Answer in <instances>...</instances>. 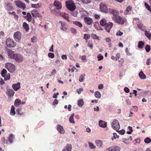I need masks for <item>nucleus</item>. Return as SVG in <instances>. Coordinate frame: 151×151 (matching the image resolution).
Listing matches in <instances>:
<instances>
[{
  "label": "nucleus",
  "instance_id": "obj_1",
  "mask_svg": "<svg viewBox=\"0 0 151 151\" xmlns=\"http://www.w3.org/2000/svg\"><path fill=\"white\" fill-rule=\"evenodd\" d=\"M112 19L116 22L122 24H124L125 20L124 18H122L118 14L112 17Z\"/></svg>",
  "mask_w": 151,
  "mask_h": 151
},
{
  "label": "nucleus",
  "instance_id": "obj_2",
  "mask_svg": "<svg viewBox=\"0 0 151 151\" xmlns=\"http://www.w3.org/2000/svg\"><path fill=\"white\" fill-rule=\"evenodd\" d=\"M54 6L50 8V10L53 13L54 11V9L60 10L62 8V4L59 1H55L54 2Z\"/></svg>",
  "mask_w": 151,
  "mask_h": 151
},
{
  "label": "nucleus",
  "instance_id": "obj_3",
  "mask_svg": "<svg viewBox=\"0 0 151 151\" xmlns=\"http://www.w3.org/2000/svg\"><path fill=\"white\" fill-rule=\"evenodd\" d=\"M6 45L9 47H14L16 46V43L13 39L8 38L6 40Z\"/></svg>",
  "mask_w": 151,
  "mask_h": 151
},
{
  "label": "nucleus",
  "instance_id": "obj_4",
  "mask_svg": "<svg viewBox=\"0 0 151 151\" xmlns=\"http://www.w3.org/2000/svg\"><path fill=\"white\" fill-rule=\"evenodd\" d=\"M5 67L10 73H13L16 69L15 65L11 63H6L5 65Z\"/></svg>",
  "mask_w": 151,
  "mask_h": 151
},
{
  "label": "nucleus",
  "instance_id": "obj_5",
  "mask_svg": "<svg viewBox=\"0 0 151 151\" xmlns=\"http://www.w3.org/2000/svg\"><path fill=\"white\" fill-rule=\"evenodd\" d=\"M111 125L113 129L116 130V131H118L120 127L118 120L116 119L114 120L112 123Z\"/></svg>",
  "mask_w": 151,
  "mask_h": 151
},
{
  "label": "nucleus",
  "instance_id": "obj_6",
  "mask_svg": "<svg viewBox=\"0 0 151 151\" xmlns=\"http://www.w3.org/2000/svg\"><path fill=\"white\" fill-rule=\"evenodd\" d=\"M21 33L17 31L14 33L13 36L14 38L16 41L18 42L21 40Z\"/></svg>",
  "mask_w": 151,
  "mask_h": 151
},
{
  "label": "nucleus",
  "instance_id": "obj_7",
  "mask_svg": "<svg viewBox=\"0 0 151 151\" xmlns=\"http://www.w3.org/2000/svg\"><path fill=\"white\" fill-rule=\"evenodd\" d=\"M14 3L17 7L22 9L23 10H24L26 8V5L19 0L15 1Z\"/></svg>",
  "mask_w": 151,
  "mask_h": 151
},
{
  "label": "nucleus",
  "instance_id": "obj_8",
  "mask_svg": "<svg viewBox=\"0 0 151 151\" xmlns=\"http://www.w3.org/2000/svg\"><path fill=\"white\" fill-rule=\"evenodd\" d=\"M14 58L16 61L18 62H22L24 60V58L22 55L18 53L15 54Z\"/></svg>",
  "mask_w": 151,
  "mask_h": 151
},
{
  "label": "nucleus",
  "instance_id": "obj_9",
  "mask_svg": "<svg viewBox=\"0 0 151 151\" xmlns=\"http://www.w3.org/2000/svg\"><path fill=\"white\" fill-rule=\"evenodd\" d=\"M66 5L68 9L70 12L76 9V6L73 3L66 4Z\"/></svg>",
  "mask_w": 151,
  "mask_h": 151
},
{
  "label": "nucleus",
  "instance_id": "obj_10",
  "mask_svg": "<svg viewBox=\"0 0 151 151\" xmlns=\"http://www.w3.org/2000/svg\"><path fill=\"white\" fill-rule=\"evenodd\" d=\"M100 9L101 11L105 13H108L109 8H107L106 5L103 3L100 5Z\"/></svg>",
  "mask_w": 151,
  "mask_h": 151
},
{
  "label": "nucleus",
  "instance_id": "obj_11",
  "mask_svg": "<svg viewBox=\"0 0 151 151\" xmlns=\"http://www.w3.org/2000/svg\"><path fill=\"white\" fill-rule=\"evenodd\" d=\"M113 26V24L111 22H109L106 25L105 27V30L108 32H110L111 29L112 28Z\"/></svg>",
  "mask_w": 151,
  "mask_h": 151
},
{
  "label": "nucleus",
  "instance_id": "obj_12",
  "mask_svg": "<svg viewBox=\"0 0 151 151\" xmlns=\"http://www.w3.org/2000/svg\"><path fill=\"white\" fill-rule=\"evenodd\" d=\"M4 5L6 9L8 11L12 10L13 9V8L11 4L9 2H5Z\"/></svg>",
  "mask_w": 151,
  "mask_h": 151
},
{
  "label": "nucleus",
  "instance_id": "obj_13",
  "mask_svg": "<svg viewBox=\"0 0 151 151\" xmlns=\"http://www.w3.org/2000/svg\"><path fill=\"white\" fill-rule=\"evenodd\" d=\"M108 12L113 14L112 17H113L115 16H116L119 14V12L118 11L116 10L111 9L110 8H109Z\"/></svg>",
  "mask_w": 151,
  "mask_h": 151
},
{
  "label": "nucleus",
  "instance_id": "obj_14",
  "mask_svg": "<svg viewBox=\"0 0 151 151\" xmlns=\"http://www.w3.org/2000/svg\"><path fill=\"white\" fill-rule=\"evenodd\" d=\"M84 20L85 23L88 25H91L93 22L92 19L88 17H85Z\"/></svg>",
  "mask_w": 151,
  "mask_h": 151
},
{
  "label": "nucleus",
  "instance_id": "obj_15",
  "mask_svg": "<svg viewBox=\"0 0 151 151\" xmlns=\"http://www.w3.org/2000/svg\"><path fill=\"white\" fill-rule=\"evenodd\" d=\"M31 13L33 17H40L41 16V15L38 12V11L37 10V9L33 10L31 11Z\"/></svg>",
  "mask_w": 151,
  "mask_h": 151
},
{
  "label": "nucleus",
  "instance_id": "obj_16",
  "mask_svg": "<svg viewBox=\"0 0 151 151\" xmlns=\"http://www.w3.org/2000/svg\"><path fill=\"white\" fill-rule=\"evenodd\" d=\"M15 92L12 89H9L7 90L6 94L9 97H12Z\"/></svg>",
  "mask_w": 151,
  "mask_h": 151
},
{
  "label": "nucleus",
  "instance_id": "obj_17",
  "mask_svg": "<svg viewBox=\"0 0 151 151\" xmlns=\"http://www.w3.org/2000/svg\"><path fill=\"white\" fill-rule=\"evenodd\" d=\"M59 23L61 24V26L60 27V29L64 31H66L67 30V26L66 25V23L65 22H63L61 21L59 22Z\"/></svg>",
  "mask_w": 151,
  "mask_h": 151
},
{
  "label": "nucleus",
  "instance_id": "obj_18",
  "mask_svg": "<svg viewBox=\"0 0 151 151\" xmlns=\"http://www.w3.org/2000/svg\"><path fill=\"white\" fill-rule=\"evenodd\" d=\"M60 16L64 18L65 19H66L68 22H70L69 20V17L68 14L66 13L65 12H62L60 13Z\"/></svg>",
  "mask_w": 151,
  "mask_h": 151
},
{
  "label": "nucleus",
  "instance_id": "obj_19",
  "mask_svg": "<svg viewBox=\"0 0 151 151\" xmlns=\"http://www.w3.org/2000/svg\"><path fill=\"white\" fill-rule=\"evenodd\" d=\"M57 129L58 132L61 134H64L65 132V130L62 126L60 125H58L57 127Z\"/></svg>",
  "mask_w": 151,
  "mask_h": 151
},
{
  "label": "nucleus",
  "instance_id": "obj_20",
  "mask_svg": "<svg viewBox=\"0 0 151 151\" xmlns=\"http://www.w3.org/2000/svg\"><path fill=\"white\" fill-rule=\"evenodd\" d=\"M7 53L8 56L10 58H14L15 54L14 53V52L12 50H7Z\"/></svg>",
  "mask_w": 151,
  "mask_h": 151
},
{
  "label": "nucleus",
  "instance_id": "obj_21",
  "mask_svg": "<svg viewBox=\"0 0 151 151\" xmlns=\"http://www.w3.org/2000/svg\"><path fill=\"white\" fill-rule=\"evenodd\" d=\"M12 87L15 91H17L20 88V83H18L13 84L12 85Z\"/></svg>",
  "mask_w": 151,
  "mask_h": 151
},
{
  "label": "nucleus",
  "instance_id": "obj_22",
  "mask_svg": "<svg viewBox=\"0 0 151 151\" xmlns=\"http://www.w3.org/2000/svg\"><path fill=\"white\" fill-rule=\"evenodd\" d=\"M72 146L70 144H67L62 151H71L72 149Z\"/></svg>",
  "mask_w": 151,
  "mask_h": 151
},
{
  "label": "nucleus",
  "instance_id": "obj_23",
  "mask_svg": "<svg viewBox=\"0 0 151 151\" xmlns=\"http://www.w3.org/2000/svg\"><path fill=\"white\" fill-rule=\"evenodd\" d=\"M99 125L101 127L105 128L106 127L107 123L103 120H100Z\"/></svg>",
  "mask_w": 151,
  "mask_h": 151
},
{
  "label": "nucleus",
  "instance_id": "obj_24",
  "mask_svg": "<svg viewBox=\"0 0 151 151\" xmlns=\"http://www.w3.org/2000/svg\"><path fill=\"white\" fill-rule=\"evenodd\" d=\"M80 13L81 14V17H84L85 16H87L88 14V13L83 9L81 10L80 11Z\"/></svg>",
  "mask_w": 151,
  "mask_h": 151
},
{
  "label": "nucleus",
  "instance_id": "obj_25",
  "mask_svg": "<svg viewBox=\"0 0 151 151\" xmlns=\"http://www.w3.org/2000/svg\"><path fill=\"white\" fill-rule=\"evenodd\" d=\"M137 24L138 27L140 29L142 30H144V26L141 22H138L137 23Z\"/></svg>",
  "mask_w": 151,
  "mask_h": 151
},
{
  "label": "nucleus",
  "instance_id": "obj_26",
  "mask_svg": "<svg viewBox=\"0 0 151 151\" xmlns=\"http://www.w3.org/2000/svg\"><path fill=\"white\" fill-rule=\"evenodd\" d=\"M14 139V135L12 134H11L8 137V140L9 143L11 144L13 142V139Z\"/></svg>",
  "mask_w": 151,
  "mask_h": 151
},
{
  "label": "nucleus",
  "instance_id": "obj_27",
  "mask_svg": "<svg viewBox=\"0 0 151 151\" xmlns=\"http://www.w3.org/2000/svg\"><path fill=\"white\" fill-rule=\"evenodd\" d=\"M107 21L104 19H102L100 21V24L101 25L104 26L107 24Z\"/></svg>",
  "mask_w": 151,
  "mask_h": 151
},
{
  "label": "nucleus",
  "instance_id": "obj_28",
  "mask_svg": "<svg viewBox=\"0 0 151 151\" xmlns=\"http://www.w3.org/2000/svg\"><path fill=\"white\" fill-rule=\"evenodd\" d=\"M139 76L140 78L141 79H145L146 78V76L142 71H141L139 73Z\"/></svg>",
  "mask_w": 151,
  "mask_h": 151
},
{
  "label": "nucleus",
  "instance_id": "obj_29",
  "mask_svg": "<svg viewBox=\"0 0 151 151\" xmlns=\"http://www.w3.org/2000/svg\"><path fill=\"white\" fill-rule=\"evenodd\" d=\"M74 116V114L73 113L71 114L69 119V122L70 123L75 124V122L74 120L73 117Z\"/></svg>",
  "mask_w": 151,
  "mask_h": 151
},
{
  "label": "nucleus",
  "instance_id": "obj_30",
  "mask_svg": "<svg viewBox=\"0 0 151 151\" xmlns=\"http://www.w3.org/2000/svg\"><path fill=\"white\" fill-rule=\"evenodd\" d=\"M145 44V42L142 41H139L138 43V48L142 49L143 48Z\"/></svg>",
  "mask_w": 151,
  "mask_h": 151
},
{
  "label": "nucleus",
  "instance_id": "obj_31",
  "mask_svg": "<svg viewBox=\"0 0 151 151\" xmlns=\"http://www.w3.org/2000/svg\"><path fill=\"white\" fill-rule=\"evenodd\" d=\"M73 24L78 26L79 27H82L83 25L81 23L77 21H74L73 22Z\"/></svg>",
  "mask_w": 151,
  "mask_h": 151
},
{
  "label": "nucleus",
  "instance_id": "obj_32",
  "mask_svg": "<svg viewBox=\"0 0 151 151\" xmlns=\"http://www.w3.org/2000/svg\"><path fill=\"white\" fill-rule=\"evenodd\" d=\"M78 105L80 107H82L84 105V101L82 99H81L78 102Z\"/></svg>",
  "mask_w": 151,
  "mask_h": 151
},
{
  "label": "nucleus",
  "instance_id": "obj_33",
  "mask_svg": "<svg viewBox=\"0 0 151 151\" xmlns=\"http://www.w3.org/2000/svg\"><path fill=\"white\" fill-rule=\"evenodd\" d=\"M21 104V100L17 99L15 100L14 102V105L16 106H19Z\"/></svg>",
  "mask_w": 151,
  "mask_h": 151
},
{
  "label": "nucleus",
  "instance_id": "obj_34",
  "mask_svg": "<svg viewBox=\"0 0 151 151\" xmlns=\"http://www.w3.org/2000/svg\"><path fill=\"white\" fill-rule=\"evenodd\" d=\"M96 143L97 147H101L103 145V143L102 141L100 140H97L96 141Z\"/></svg>",
  "mask_w": 151,
  "mask_h": 151
},
{
  "label": "nucleus",
  "instance_id": "obj_35",
  "mask_svg": "<svg viewBox=\"0 0 151 151\" xmlns=\"http://www.w3.org/2000/svg\"><path fill=\"white\" fill-rule=\"evenodd\" d=\"M23 27L27 32L29 29L28 24L26 22H24L23 24Z\"/></svg>",
  "mask_w": 151,
  "mask_h": 151
},
{
  "label": "nucleus",
  "instance_id": "obj_36",
  "mask_svg": "<svg viewBox=\"0 0 151 151\" xmlns=\"http://www.w3.org/2000/svg\"><path fill=\"white\" fill-rule=\"evenodd\" d=\"M95 97L97 98L100 99L101 98V94L98 91H96L94 94Z\"/></svg>",
  "mask_w": 151,
  "mask_h": 151
},
{
  "label": "nucleus",
  "instance_id": "obj_37",
  "mask_svg": "<svg viewBox=\"0 0 151 151\" xmlns=\"http://www.w3.org/2000/svg\"><path fill=\"white\" fill-rule=\"evenodd\" d=\"M78 11H75V10L70 12L71 15L75 17H77V15L78 14Z\"/></svg>",
  "mask_w": 151,
  "mask_h": 151
},
{
  "label": "nucleus",
  "instance_id": "obj_38",
  "mask_svg": "<svg viewBox=\"0 0 151 151\" xmlns=\"http://www.w3.org/2000/svg\"><path fill=\"white\" fill-rule=\"evenodd\" d=\"M145 36L149 39L150 40L151 39V34L150 33L149 31H145Z\"/></svg>",
  "mask_w": 151,
  "mask_h": 151
},
{
  "label": "nucleus",
  "instance_id": "obj_39",
  "mask_svg": "<svg viewBox=\"0 0 151 151\" xmlns=\"http://www.w3.org/2000/svg\"><path fill=\"white\" fill-rule=\"evenodd\" d=\"M26 19H27L28 21H31L32 17L31 15V14L29 13H28L27 14V16L25 17Z\"/></svg>",
  "mask_w": 151,
  "mask_h": 151
},
{
  "label": "nucleus",
  "instance_id": "obj_40",
  "mask_svg": "<svg viewBox=\"0 0 151 151\" xmlns=\"http://www.w3.org/2000/svg\"><path fill=\"white\" fill-rule=\"evenodd\" d=\"M113 151H119L120 150V148L117 146H112Z\"/></svg>",
  "mask_w": 151,
  "mask_h": 151
},
{
  "label": "nucleus",
  "instance_id": "obj_41",
  "mask_svg": "<svg viewBox=\"0 0 151 151\" xmlns=\"http://www.w3.org/2000/svg\"><path fill=\"white\" fill-rule=\"evenodd\" d=\"M132 9V8L131 7L129 6L127 7L126 8V10L124 12V14L125 15H127L129 12L131 11Z\"/></svg>",
  "mask_w": 151,
  "mask_h": 151
},
{
  "label": "nucleus",
  "instance_id": "obj_42",
  "mask_svg": "<svg viewBox=\"0 0 151 151\" xmlns=\"http://www.w3.org/2000/svg\"><path fill=\"white\" fill-rule=\"evenodd\" d=\"M85 76V74H83L81 75L79 79V81L81 82L83 81L84 79V76Z\"/></svg>",
  "mask_w": 151,
  "mask_h": 151
},
{
  "label": "nucleus",
  "instance_id": "obj_43",
  "mask_svg": "<svg viewBox=\"0 0 151 151\" xmlns=\"http://www.w3.org/2000/svg\"><path fill=\"white\" fill-rule=\"evenodd\" d=\"M7 71L5 69H4L3 70H2L1 72V75L2 76L4 77H5V76L6 74Z\"/></svg>",
  "mask_w": 151,
  "mask_h": 151
},
{
  "label": "nucleus",
  "instance_id": "obj_44",
  "mask_svg": "<svg viewBox=\"0 0 151 151\" xmlns=\"http://www.w3.org/2000/svg\"><path fill=\"white\" fill-rule=\"evenodd\" d=\"M23 53L24 54L27 55L30 53V52L28 49H26L24 50Z\"/></svg>",
  "mask_w": 151,
  "mask_h": 151
},
{
  "label": "nucleus",
  "instance_id": "obj_45",
  "mask_svg": "<svg viewBox=\"0 0 151 151\" xmlns=\"http://www.w3.org/2000/svg\"><path fill=\"white\" fill-rule=\"evenodd\" d=\"M88 144L89 147L92 149H94L96 148V147L92 143L88 142Z\"/></svg>",
  "mask_w": 151,
  "mask_h": 151
},
{
  "label": "nucleus",
  "instance_id": "obj_46",
  "mask_svg": "<svg viewBox=\"0 0 151 151\" xmlns=\"http://www.w3.org/2000/svg\"><path fill=\"white\" fill-rule=\"evenodd\" d=\"M4 78L5 81L9 80L10 78V74L8 73H7L5 76V77H4Z\"/></svg>",
  "mask_w": 151,
  "mask_h": 151
},
{
  "label": "nucleus",
  "instance_id": "obj_47",
  "mask_svg": "<svg viewBox=\"0 0 151 151\" xmlns=\"http://www.w3.org/2000/svg\"><path fill=\"white\" fill-rule=\"evenodd\" d=\"M16 112L19 115H22L23 114V113L21 111V109L20 108H18L16 110Z\"/></svg>",
  "mask_w": 151,
  "mask_h": 151
},
{
  "label": "nucleus",
  "instance_id": "obj_48",
  "mask_svg": "<svg viewBox=\"0 0 151 151\" xmlns=\"http://www.w3.org/2000/svg\"><path fill=\"white\" fill-rule=\"evenodd\" d=\"M84 4H87L91 2V0H80Z\"/></svg>",
  "mask_w": 151,
  "mask_h": 151
},
{
  "label": "nucleus",
  "instance_id": "obj_49",
  "mask_svg": "<svg viewBox=\"0 0 151 151\" xmlns=\"http://www.w3.org/2000/svg\"><path fill=\"white\" fill-rule=\"evenodd\" d=\"M145 49L146 52H150V47L148 44L145 47Z\"/></svg>",
  "mask_w": 151,
  "mask_h": 151
},
{
  "label": "nucleus",
  "instance_id": "obj_50",
  "mask_svg": "<svg viewBox=\"0 0 151 151\" xmlns=\"http://www.w3.org/2000/svg\"><path fill=\"white\" fill-rule=\"evenodd\" d=\"M144 141L145 143L148 144L150 142L151 139L149 137H147L145 139Z\"/></svg>",
  "mask_w": 151,
  "mask_h": 151
},
{
  "label": "nucleus",
  "instance_id": "obj_51",
  "mask_svg": "<svg viewBox=\"0 0 151 151\" xmlns=\"http://www.w3.org/2000/svg\"><path fill=\"white\" fill-rule=\"evenodd\" d=\"M145 5L147 8V9H148V10L150 11V12H151V7L147 4L146 3H145Z\"/></svg>",
  "mask_w": 151,
  "mask_h": 151
},
{
  "label": "nucleus",
  "instance_id": "obj_52",
  "mask_svg": "<svg viewBox=\"0 0 151 151\" xmlns=\"http://www.w3.org/2000/svg\"><path fill=\"white\" fill-rule=\"evenodd\" d=\"M71 32L73 34H76L77 32L76 29L73 28H71L70 29Z\"/></svg>",
  "mask_w": 151,
  "mask_h": 151
},
{
  "label": "nucleus",
  "instance_id": "obj_53",
  "mask_svg": "<svg viewBox=\"0 0 151 151\" xmlns=\"http://www.w3.org/2000/svg\"><path fill=\"white\" fill-rule=\"evenodd\" d=\"M97 58L98 59V61H100L103 59L104 57L103 56L99 54L97 56Z\"/></svg>",
  "mask_w": 151,
  "mask_h": 151
},
{
  "label": "nucleus",
  "instance_id": "obj_54",
  "mask_svg": "<svg viewBox=\"0 0 151 151\" xmlns=\"http://www.w3.org/2000/svg\"><path fill=\"white\" fill-rule=\"evenodd\" d=\"M90 37V36L89 35L87 34H85L84 35V38L86 40H88Z\"/></svg>",
  "mask_w": 151,
  "mask_h": 151
},
{
  "label": "nucleus",
  "instance_id": "obj_55",
  "mask_svg": "<svg viewBox=\"0 0 151 151\" xmlns=\"http://www.w3.org/2000/svg\"><path fill=\"white\" fill-rule=\"evenodd\" d=\"M48 55L49 58H52L54 57V54L52 53H49Z\"/></svg>",
  "mask_w": 151,
  "mask_h": 151
},
{
  "label": "nucleus",
  "instance_id": "obj_56",
  "mask_svg": "<svg viewBox=\"0 0 151 151\" xmlns=\"http://www.w3.org/2000/svg\"><path fill=\"white\" fill-rule=\"evenodd\" d=\"M76 91L78 94H79L81 93V92L83 91V89L82 88H81L78 89H77Z\"/></svg>",
  "mask_w": 151,
  "mask_h": 151
},
{
  "label": "nucleus",
  "instance_id": "obj_57",
  "mask_svg": "<svg viewBox=\"0 0 151 151\" xmlns=\"http://www.w3.org/2000/svg\"><path fill=\"white\" fill-rule=\"evenodd\" d=\"M81 60L83 62L86 61V56L85 55H83L81 57Z\"/></svg>",
  "mask_w": 151,
  "mask_h": 151
},
{
  "label": "nucleus",
  "instance_id": "obj_58",
  "mask_svg": "<svg viewBox=\"0 0 151 151\" xmlns=\"http://www.w3.org/2000/svg\"><path fill=\"white\" fill-rule=\"evenodd\" d=\"M12 14L14 16V18L16 19H17L18 18V15L15 14L14 12H13L12 13Z\"/></svg>",
  "mask_w": 151,
  "mask_h": 151
},
{
  "label": "nucleus",
  "instance_id": "obj_59",
  "mask_svg": "<svg viewBox=\"0 0 151 151\" xmlns=\"http://www.w3.org/2000/svg\"><path fill=\"white\" fill-rule=\"evenodd\" d=\"M113 137L114 139H116V138H118L119 137V136L118 135H117L114 132L113 133Z\"/></svg>",
  "mask_w": 151,
  "mask_h": 151
},
{
  "label": "nucleus",
  "instance_id": "obj_60",
  "mask_svg": "<svg viewBox=\"0 0 151 151\" xmlns=\"http://www.w3.org/2000/svg\"><path fill=\"white\" fill-rule=\"evenodd\" d=\"M120 57V54L119 53H117L116 55V61L118 59H119Z\"/></svg>",
  "mask_w": 151,
  "mask_h": 151
},
{
  "label": "nucleus",
  "instance_id": "obj_61",
  "mask_svg": "<svg viewBox=\"0 0 151 151\" xmlns=\"http://www.w3.org/2000/svg\"><path fill=\"white\" fill-rule=\"evenodd\" d=\"M151 62V60L150 58L148 59L147 60L146 64L147 65H150Z\"/></svg>",
  "mask_w": 151,
  "mask_h": 151
},
{
  "label": "nucleus",
  "instance_id": "obj_62",
  "mask_svg": "<svg viewBox=\"0 0 151 151\" xmlns=\"http://www.w3.org/2000/svg\"><path fill=\"white\" fill-rule=\"evenodd\" d=\"M118 132H119V133L120 134H121L122 135L124 134L125 132V131L123 129L120 130L119 131L118 130Z\"/></svg>",
  "mask_w": 151,
  "mask_h": 151
},
{
  "label": "nucleus",
  "instance_id": "obj_63",
  "mask_svg": "<svg viewBox=\"0 0 151 151\" xmlns=\"http://www.w3.org/2000/svg\"><path fill=\"white\" fill-rule=\"evenodd\" d=\"M124 91L127 93H128L129 92V90L127 87H125L124 89Z\"/></svg>",
  "mask_w": 151,
  "mask_h": 151
},
{
  "label": "nucleus",
  "instance_id": "obj_64",
  "mask_svg": "<svg viewBox=\"0 0 151 151\" xmlns=\"http://www.w3.org/2000/svg\"><path fill=\"white\" fill-rule=\"evenodd\" d=\"M123 34V32H121L120 31H118L116 33V35L118 36H121Z\"/></svg>",
  "mask_w": 151,
  "mask_h": 151
}]
</instances>
